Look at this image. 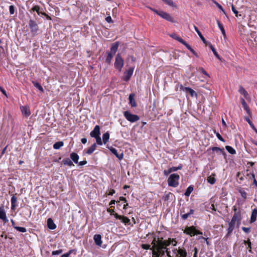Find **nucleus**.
<instances>
[{
    "mask_svg": "<svg viewBox=\"0 0 257 257\" xmlns=\"http://www.w3.org/2000/svg\"><path fill=\"white\" fill-rule=\"evenodd\" d=\"M173 242H175L174 244H173V246H176L177 242L175 240V239L174 238H169L168 240H165L164 241L156 240L155 245L158 249L165 250V252H166V254L168 257H172L170 254V251H169V248L167 247Z\"/></svg>",
    "mask_w": 257,
    "mask_h": 257,
    "instance_id": "nucleus-1",
    "label": "nucleus"
},
{
    "mask_svg": "<svg viewBox=\"0 0 257 257\" xmlns=\"http://www.w3.org/2000/svg\"><path fill=\"white\" fill-rule=\"evenodd\" d=\"M180 176L177 174H171L168 179V185L170 187H176L179 185Z\"/></svg>",
    "mask_w": 257,
    "mask_h": 257,
    "instance_id": "nucleus-2",
    "label": "nucleus"
},
{
    "mask_svg": "<svg viewBox=\"0 0 257 257\" xmlns=\"http://www.w3.org/2000/svg\"><path fill=\"white\" fill-rule=\"evenodd\" d=\"M156 239H154L152 242L153 245L151 250H152L153 257H162L165 255V250L158 249L155 245Z\"/></svg>",
    "mask_w": 257,
    "mask_h": 257,
    "instance_id": "nucleus-3",
    "label": "nucleus"
},
{
    "mask_svg": "<svg viewBox=\"0 0 257 257\" xmlns=\"http://www.w3.org/2000/svg\"><path fill=\"white\" fill-rule=\"evenodd\" d=\"M151 10L153 11H154L155 13H156L158 15H159L162 18L165 19L166 20L172 23L175 22L174 18L168 13H167L163 11H158L153 9H151Z\"/></svg>",
    "mask_w": 257,
    "mask_h": 257,
    "instance_id": "nucleus-4",
    "label": "nucleus"
},
{
    "mask_svg": "<svg viewBox=\"0 0 257 257\" xmlns=\"http://www.w3.org/2000/svg\"><path fill=\"white\" fill-rule=\"evenodd\" d=\"M124 65V61L121 55L117 53L115 59V62L114 64V67L119 71H121L122 68Z\"/></svg>",
    "mask_w": 257,
    "mask_h": 257,
    "instance_id": "nucleus-5",
    "label": "nucleus"
},
{
    "mask_svg": "<svg viewBox=\"0 0 257 257\" xmlns=\"http://www.w3.org/2000/svg\"><path fill=\"white\" fill-rule=\"evenodd\" d=\"M125 118L131 122H136L140 119V117L136 114H132L129 111H125L123 112Z\"/></svg>",
    "mask_w": 257,
    "mask_h": 257,
    "instance_id": "nucleus-6",
    "label": "nucleus"
},
{
    "mask_svg": "<svg viewBox=\"0 0 257 257\" xmlns=\"http://www.w3.org/2000/svg\"><path fill=\"white\" fill-rule=\"evenodd\" d=\"M233 210L234 214L231 221L236 223V221L242 219L241 210L239 208L237 209L236 207L235 206H233Z\"/></svg>",
    "mask_w": 257,
    "mask_h": 257,
    "instance_id": "nucleus-7",
    "label": "nucleus"
},
{
    "mask_svg": "<svg viewBox=\"0 0 257 257\" xmlns=\"http://www.w3.org/2000/svg\"><path fill=\"white\" fill-rule=\"evenodd\" d=\"M29 26L33 35H36L39 30V27L37 23L33 20H30L29 22Z\"/></svg>",
    "mask_w": 257,
    "mask_h": 257,
    "instance_id": "nucleus-8",
    "label": "nucleus"
},
{
    "mask_svg": "<svg viewBox=\"0 0 257 257\" xmlns=\"http://www.w3.org/2000/svg\"><path fill=\"white\" fill-rule=\"evenodd\" d=\"M0 219L2 220L5 223L9 221L4 204H1L0 206Z\"/></svg>",
    "mask_w": 257,
    "mask_h": 257,
    "instance_id": "nucleus-9",
    "label": "nucleus"
},
{
    "mask_svg": "<svg viewBox=\"0 0 257 257\" xmlns=\"http://www.w3.org/2000/svg\"><path fill=\"white\" fill-rule=\"evenodd\" d=\"M134 68H130L124 72L122 80L125 82L128 81L132 76Z\"/></svg>",
    "mask_w": 257,
    "mask_h": 257,
    "instance_id": "nucleus-10",
    "label": "nucleus"
},
{
    "mask_svg": "<svg viewBox=\"0 0 257 257\" xmlns=\"http://www.w3.org/2000/svg\"><path fill=\"white\" fill-rule=\"evenodd\" d=\"M180 89L185 91L187 94H189L192 97L194 96L197 97V93L194 90L190 87H184L181 85L180 86Z\"/></svg>",
    "mask_w": 257,
    "mask_h": 257,
    "instance_id": "nucleus-11",
    "label": "nucleus"
},
{
    "mask_svg": "<svg viewBox=\"0 0 257 257\" xmlns=\"http://www.w3.org/2000/svg\"><path fill=\"white\" fill-rule=\"evenodd\" d=\"M235 224H236V223H235L234 222H232L231 221H230L228 222L229 226L227 229V233H226V234L225 236L226 238H227L228 237H229L230 236V235L231 234V233L232 232V231L233 230V229L235 228Z\"/></svg>",
    "mask_w": 257,
    "mask_h": 257,
    "instance_id": "nucleus-12",
    "label": "nucleus"
},
{
    "mask_svg": "<svg viewBox=\"0 0 257 257\" xmlns=\"http://www.w3.org/2000/svg\"><path fill=\"white\" fill-rule=\"evenodd\" d=\"M100 127L99 125L95 126L93 130L91 132L90 135L92 138H95L100 136Z\"/></svg>",
    "mask_w": 257,
    "mask_h": 257,
    "instance_id": "nucleus-13",
    "label": "nucleus"
},
{
    "mask_svg": "<svg viewBox=\"0 0 257 257\" xmlns=\"http://www.w3.org/2000/svg\"><path fill=\"white\" fill-rule=\"evenodd\" d=\"M107 148L110 150V151L114 154L119 160H121L123 159V153H118L117 150L112 147H108L107 146Z\"/></svg>",
    "mask_w": 257,
    "mask_h": 257,
    "instance_id": "nucleus-14",
    "label": "nucleus"
},
{
    "mask_svg": "<svg viewBox=\"0 0 257 257\" xmlns=\"http://www.w3.org/2000/svg\"><path fill=\"white\" fill-rule=\"evenodd\" d=\"M113 215L116 219L121 220V222L125 224H128L130 221V219L128 217L118 215L116 213L113 214Z\"/></svg>",
    "mask_w": 257,
    "mask_h": 257,
    "instance_id": "nucleus-15",
    "label": "nucleus"
},
{
    "mask_svg": "<svg viewBox=\"0 0 257 257\" xmlns=\"http://www.w3.org/2000/svg\"><path fill=\"white\" fill-rule=\"evenodd\" d=\"M195 227L194 226H191L189 227H186L184 231V232L192 236L195 235Z\"/></svg>",
    "mask_w": 257,
    "mask_h": 257,
    "instance_id": "nucleus-16",
    "label": "nucleus"
},
{
    "mask_svg": "<svg viewBox=\"0 0 257 257\" xmlns=\"http://www.w3.org/2000/svg\"><path fill=\"white\" fill-rule=\"evenodd\" d=\"M170 36L173 39L178 41L180 43H181L183 45L185 46L187 44V43L181 37H180L178 35L176 34L175 33H173L170 35Z\"/></svg>",
    "mask_w": 257,
    "mask_h": 257,
    "instance_id": "nucleus-17",
    "label": "nucleus"
},
{
    "mask_svg": "<svg viewBox=\"0 0 257 257\" xmlns=\"http://www.w3.org/2000/svg\"><path fill=\"white\" fill-rule=\"evenodd\" d=\"M135 95L134 93H131L130 94L128 97L129 103L133 107L137 106V103L135 99Z\"/></svg>",
    "mask_w": 257,
    "mask_h": 257,
    "instance_id": "nucleus-18",
    "label": "nucleus"
},
{
    "mask_svg": "<svg viewBox=\"0 0 257 257\" xmlns=\"http://www.w3.org/2000/svg\"><path fill=\"white\" fill-rule=\"evenodd\" d=\"M118 46H119V42H116L113 43L112 44L111 48H110V51L109 53H111V54L114 55L116 53V52L118 49Z\"/></svg>",
    "mask_w": 257,
    "mask_h": 257,
    "instance_id": "nucleus-19",
    "label": "nucleus"
},
{
    "mask_svg": "<svg viewBox=\"0 0 257 257\" xmlns=\"http://www.w3.org/2000/svg\"><path fill=\"white\" fill-rule=\"evenodd\" d=\"M21 109L23 114L26 117H28L31 114L30 110L28 106H23L21 107Z\"/></svg>",
    "mask_w": 257,
    "mask_h": 257,
    "instance_id": "nucleus-20",
    "label": "nucleus"
},
{
    "mask_svg": "<svg viewBox=\"0 0 257 257\" xmlns=\"http://www.w3.org/2000/svg\"><path fill=\"white\" fill-rule=\"evenodd\" d=\"M93 239L95 242V243L98 245L100 246L102 244V240H101V236L100 234H95L94 235Z\"/></svg>",
    "mask_w": 257,
    "mask_h": 257,
    "instance_id": "nucleus-21",
    "label": "nucleus"
},
{
    "mask_svg": "<svg viewBox=\"0 0 257 257\" xmlns=\"http://www.w3.org/2000/svg\"><path fill=\"white\" fill-rule=\"evenodd\" d=\"M256 216H257V207L253 209L252 210L251 215L250 219L249 220V223H252L254 222H255V221L256 219Z\"/></svg>",
    "mask_w": 257,
    "mask_h": 257,
    "instance_id": "nucleus-22",
    "label": "nucleus"
},
{
    "mask_svg": "<svg viewBox=\"0 0 257 257\" xmlns=\"http://www.w3.org/2000/svg\"><path fill=\"white\" fill-rule=\"evenodd\" d=\"M194 28L195 30V31L197 32V33L198 34V35H199V37L200 38V39H201V40L202 41V42H203V43L204 44H205L206 45H207L208 44V43L209 42H207L205 39L204 38V37L203 36V35H202L201 33L200 32V31L199 30V29H198V28L195 26V25H194Z\"/></svg>",
    "mask_w": 257,
    "mask_h": 257,
    "instance_id": "nucleus-23",
    "label": "nucleus"
},
{
    "mask_svg": "<svg viewBox=\"0 0 257 257\" xmlns=\"http://www.w3.org/2000/svg\"><path fill=\"white\" fill-rule=\"evenodd\" d=\"M11 209L12 210H15L16 208L17 205L16 202L17 201V198L13 195L11 198Z\"/></svg>",
    "mask_w": 257,
    "mask_h": 257,
    "instance_id": "nucleus-24",
    "label": "nucleus"
},
{
    "mask_svg": "<svg viewBox=\"0 0 257 257\" xmlns=\"http://www.w3.org/2000/svg\"><path fill=\"white\" fill-rule=\"evenodd\" d=\"M40 8L39 6H35L31 9L30 12L32 13L33 12H36L38 15L42 14L43 15H46L45 13L40 12Z\"/></svg>",
    "mask_w": 257,
    "mask_h": 257,
    "instance_id": "nucleus-25",
    "label": "nucleus"
},
{
    "mask_svg": "<svg viewBox=\"0 0 257 257\" xmlns=\"http://www.w3.org/2000/svg\"><path fill=\"white\" fill-rule=\"evenodd\" d=\"M47 226L50 229H55L56 228V225L54 223L51 218H49L47 220Z\"/></svg>",
    "mask_w": 257,
    "mask_h": 257,
    "instance_id": "nucleus-26",
    "label": "nucleus"
},
{
    "mask_svg": "<svg viewBox=\"0 0 257 257\" xmlns=\"http://www.w3.org/2000/svg\"><path fill=\"white\" fill-rule=\"evenodd\" d=\"M241 103L244 109L246 111V112L249 115L250 114L249 108L245 100L243 98H241Z\"/></svg>",
    "mask_w": 257,
    "mask_h": 257,
    "instance_id": "nucleus-27",
    "label": "nucleus"
},
{
    "mask_svg": "<svg viewBox=\"0 0 257 257\" xmlns=\"http://www.w3.org/2000/svg\"><path fill=\"white\" fill-rule=\"evenodd\" d=\"M208 45L210 48L211 49L213 53L214 54V55H215V56L219 60H221V58L219 56V55L218 54L217 51H216L215 49L213 47V46H212V45L210 43V42H208V44L207 45Z\"/></svg>",
    "mask_w": 257,
    "mask_h": 257,
    "instance_id": "nucleus-28",
    "label": "nucleus"
},
{
    "mask_svg": "<svg viewBox=\"0 0 257 257\" xmlns=\"http://www.w3.org/2000/svg\"><path fill=\"white\" fill-rule=\"evenodd\" d=\"M70 158L75 164L78 163L79 156L77 154L72 153L70 154Z\"/></svg>",
    "mask_w": 257,
    "mask_h": 257,
    "instance_id": "nucleus-29",
    "label": "nucleus"
},
{
    "mask_svg": "<svg viewBox=\"0 0 257 257\" xmlns=\"http://www.w3.org/2000/svg\"><path fill=\"white\" fill-rule=\"evenodd\" d=\"M96 147V144L94 143L90 148L88 149L86 151V153L89 155L91 154L95 150Z\"/></svg>",
    "mask_w": 257,
    "mask_h": 257,
    "instance_id": "nucleus-30",
    "label": "nucleus"
},
{
    "mask_svg": "<svg viewBox=\"0 0 257 257\" xmlns=\"http://www.w3.org/2000/svg\"><path fill=\"white\" fill-rule=\"evenodd\" d=\"M217 25H218V26L219 29L220 30L222 35H223L224 37H225V36H226L225 31V30L223 28L222 24L220 23V22L218 20H217Z\"/></svg>",
    "mask_w": 257,
    "mask_h": 257,
    "instance_id": "nucleus-31",
    "label": "nucleus"
},
{
    "mask_svg": "<svg viewBox=\"0 0 257 257\" xmlns=\"http://www.w3.org/2000/svg\"><path fill=\"white\" fill-rule=\"evenodd\" d=\"M109 139V134L108 132L102 135V141L103 144H105L108 141Z\"/></svg>",
    "mask_w": 257,
    "mask_h": 257,
    "instance_id": "nucleus-32",
    "label": "nucleus"
},
{
    "mask_svg": "<svg viewBox=\"0 0 257 257\" xmlns=\"http://www.w3.org/2000/svg\"><path fill=\"white\" fill-rule=\"evenodd\" d=\"M238 91L240 94H242L244 97H247L248 93L241 85L239 86Z\"/></svg>",
    "mask_w": 257,
    "mask_h": 257,
    "instance_id": "nucleus-33",
    "label": "nucleus"
},
{
    "mask_svg": "<svg viewBox=\"0 0 257 257\" xmlns=\"http://www.w3.org/2000/svg\"><path fill=\"white\" fill-rule=\"evenodd\" d=\"M64 143L62 141H59L55 143L53 145V148L56 150L59 149L61 147L63 146Z\"/></svg>",
    "mask_w": 257,
    "mask_h": 257,
    "instance_id": "nucleus-34",
    "label": "nucleus"
},
{
    "mask_svg": "<svg viewBox=\"0 0 257 257\" xmlns=\"http://www.w3.org/2000/svg\"><path fill=\"white\" fill-rule=\"evenodd\" d=\"M215 174H212L211 176L208 177L207 182L211 184H214L216 182V179L214 178Z\"/></svg>",
    "mask_w": 257,
    "mask_h": 257,
    "instance_id": "nucleus-35",
    "label": "nucleus"
},
{
    "mask_svg": "<svg viewBox=\"0 0 257 257\" xmlns=\"http://www.w3.org/2000/svg\"><path fill=\"white\" fill-rule=\"evenodd\" d=\"M32 83L33 84L34 86L38 88L41 92H44V89L39 83L33 81H32Z\"/></svg>",
    "mask_w": 257,
    "mask_h": 257,
    "instance_id": "nucleus-36",
    "label": "nucleus"
},
{
    "mask_svg": "<svg viewBox=\"0 0 257 257\" xmlns=\"http://www.w3.org/2000/svg\"><path fill=\"white\" fill-rule=\"evenodd\" d=\"M211 149L213 151L219 152L223 155L225 154V152H224V150L223 148L221 149L219 147H213Z\"/></svg>",
    "mask_w": 257,
    "mask_h": 257,
    "instance_id": "nucleus-37",
    "label": "nucleus"
},
{
    "mask_svg": "<svg viewBox=\"0 0 257 257\" xmlns=\"http://www.w3.org/2000/svg\"><path fill=\"white\" fill-rule=\"evenodd\" d=\"M225 149L229 153L232 155L235 154L236 153L235 150L232 147L229 146H225Z\"/></svg>",
    "mask_w": 257,
    "mask_h": 257,
    "instance_id": "nucleus-38",
    "label": "nucleus"
},
{
    "mask_svg": "<svg viewBox=\"0 0 257 257\" xmlns=\"http://www.w3.org/2000/svg\"><path fill=\"white\" fill-rule=\"evenodd\" d=\"M193 187L192 186H189L187 188V189L184 193V195L186 196H189V195H190L191 193L193 191Z\"/></svg>",
    "mask_w": 257,
    "mask_h": 257,
    "instance_id": "nucleus-39",
    "label": "nucleus"
},
{
    "mask_svg": "<svg viewBox=\"0 0 257 257\" xmlns=\"http://www.w3.org/2000/svg\"><path fill=\"white\" fill-rule=\"evenodd\" d=\"M62 162L64 165H68L69 166L74 165L73 162L69 158L63 159Z\"/></svg>",
    "mask_w": 257,
    "mask_h": 257,
    "instance_id": "nucleus-40",
    "label": "nucleus"
},
{
    "mask_svg": "<svg viewBox=\"0 0 257 257\" xmlns=\"http://www.w3.org/2000/svg\"><path fill=\"white\" fill-rule=\"evenodd\" d=\"M189 50H190L196 57L198 58L199 56L197 53L188 44L185 46Z\"/></svg>",
    "mask_w": 257,
    "mask_h": 257,
    "instance_id": "nucleus-41",
    "label": "nucleus"
},
{
    "mask_svg": "<svg viewBox=\"0 0 257 257\" xmlns=\"http://www.w3.org/2000/svg\"><path fill=\"white\" fill-rule=\"evenodd\" d=\"M113 55H114L111 54L110 53H108L107 56L105 60L106 63H107L108 64H110L111 63V61L112 58H113Z\"/></svg>",
    "mask_w": 257,
    "mask_h": 257,
    "instance_id": "nucleus-42",
    "label": "nucleus"
},
{
    "mask_svg": "<svg viewBox=\"0 0 257 257\" xmlns=\"http://www.w3.org/2000/svg\"><path fill=\"white\" fill-rule=\"evenodd\" d=\"M185 212V211L184 210H181V218L185 220L188 218V217L190 216L189 213H184Z\"/></svg>",
    "mask_w": 257,
    "mask_h": 257,
    "instance_id": "nucleus-43",
    "label": "nucleus"
},
{
    "mask_svg": "<svg viewBox=\"0 0 257 257\" xmlns=\"http://www.w3.org/2000/svg\"><path fill=\"white\" fill-rule=\"evenodd\" d=\"M213 3L217 7V8L218 9H219L220 10H221L222 11V12L223 13V14L224 15H226V13L225 11L224 10V9H223V7L218 2H217L215 1H213Z\"/></svg>",
    "mask_w": 257,
    "mask_h": 257,
    "instance_id": "nucleus-44",
    "label": "nucleus"
},
{
    "mask_svg": "<svg viewBox=\"0 0 257 257\" xmlns=\"http://www.w3.org/2000/svg\"><path fill=\"white\" fill-rule=\"evenodd\" d=\"M14 228L21 232H25L27 231L26 229L23 227L14 226Z\"/></svg>",
    "mask_w": 257,
    "mask_h": 257,
    "instance_id": "nucleus-45",
    "label": "nucleus"
},
{
    "mask_svg": "<svg viewBox=\"0 0 257 257\" xmlns=\"http://www.w3.org/2000/svg\"><path fill=\"white\" fill-rule=\"evenodd\" d=\"M182 165H180L177 167H171V168H170V169H171V171L172 172L177 171L178 170H180L182 169Z\"/></svg>",
    "mask_w": 257,
    "mask_h": 257,
    "instance_id": "nucleus-46",
    "label": "nucleus"
},
{
    "mask_svg": "<svg viewBox=\"0 0 257 257\" xmlns=\"http://www.w3.org/2000/svg\"><path fill=\"white\" fill-rule=\"evenodd\" d=\"M245 119L246 120V121L248 123L252 129H255V126H254V124L252 123V122H251V121L250 120V119L248 117H245Z\"/></svg>",
    "mask_w": 257,
    "mask_h": 257,
    "instance_id": "nucleus-47",
    "label": "nucleus"
},
{
    "mask_svg": "<svg viewBox=\"0 0 257 257\" xmlns=\"http://www.w3.org/2000/svg\"><path fill=\"white\" fill-rule=\"evenodd\" d=\"M141 247L144 249H151V245L149 244H142L141 245Z\"/></svg>",
    "mask_w": 257,
    "mask_h": 257,
    "instance_id": "nucleus-48",
    "label": "nucleus"
},
{
    "mask_svg": "<svg viewBox=\"0 0 257 257\" xmlns=\"http://www.w3.org/2000/svg\"><path fill=\"white\" fill-rule=\"evenodd\" d=\"M96 139V143L99 145H102L103 141H102L100 136L94 138Z\"/></svg>",
    "mask_w": 257,
    "mask_h": 257,
    "instance_id": "nucleus-49",
    "label": "nucleus"
},
{
    "mask_svg": "<svg viewBox=\"0 0 257 257\" xmlns=\"http://www.w3.org/2000/svg\"><path fill=\"white\" fill-rule=\"evenodd\" d=\"M163 2L170 6H174V3L172 0H164Z\"/></svg>",
    "mask_w": 257,
    "mask_h": 257,
    "instance_id": "nucleus-50",
    "label": "nucleus"
},
{
    "mask_svg": "<svg viewBox=\"0 0 257 257\" xmlns=\"http://www.w3.org/2000/svg\"><path fill=\"white\" fill-rule=\"evenodd\" d=\"M173 194L171 193H169L165 195L164 196V200L165 201H167L170 199V196H172Z\"/></svg>",
    "mask_w": 257,
    "mask_h": 257,
    "instance_id": "nucleus-51",
    "label": "nucleus"
},
{
    "mask_svg": "<svg viewBox=\"0 0 257 257\" xmlns=\"http://www.w3.org/2000/svg\"><path fill=\"white\" fill-rule=\"evenodd\" d=\"M10 13L11 15H13L15 13V7L13 5H11L9 7Z\"/></svg>",
    "mask_w": 257,
    "mask_h": 257,
    "instance_id": "nucleus-52",
    "label": "nucleus"
},
{
    "mask_svg": "<svg viewBox=\"0 0 257 257\" xmlns=\"http://www.w3.org/2000/svg\"><path fill=\"white\" fill-rule=\"evenodd\" d=\"M242 230L245 233H248L250 232V227H242Z\"/></svg>",
    "mask_w": 257,
    "mask_h": 257,
    "instance_id": "nucleus-53",
    "label": "nucleus"
},
{
    "mask_svg": "<svg viewBox=\"0 0 257 257\" xmlns=\"http://www.w3.org/2000/svg\"><path fill=\"white\" fill-rule=\"evenodd\" d=\"M62 252V249H59V250H57L53 251L52 252V254L53 255H58V254H59L61 253Z\"/></svg>",
    "mask_w": 257,
    "mask_h": 257,
    "instance_id": "nucleus-54",
    "label": "nucleus"
},
{
    "mask_svg": "<svg viewBox=\"0 0 257 257\" xmlns=\"http://www.w3.org/2000/svg\"><path fill=\"white\" fill-rule=\"evenodd\" d=\"M244 243L245 244L247 243V245H248L247 248H249V251H251V242H250L249 239H248L247 241L244 240Z\"/></svg>",
    "mask_w": 257,
    "mask_h": 257,
    "instance_id": "nucleus-55",
    "label": "nucleus"
},
{
    "mask_svg": "<svg viewBox=\"0 0 257 257\" xmlns=\"http://www.w3.org/2000/svg\"><path fill=\"white\" fill-rule=\"evenodd\" d=\"M231 9L233 13L235 15V16L236 17H238V11L235 9L233 4L231 5Z\"/></svg>",
    "mask_w": 257,
    "mask_h": 257,
    "instance_id": "nucleus-56",
    "label": "nucleus"
},
{
    "mask_svg": "<svg viewBox=\"0 0 257 257\" xmlns=\"http://www.w3.org/2000/svg\"><path fill=\"white\" fill-rule=\"evenodd\" d=\"M240 193L241 194V196L244 199H246V193L244 191H243V190L240 191Z\"/></svg>",
    "mask_w": 257,
    "mask_h": 257,
    "instance_id": "nucleus-57",
    "label": "nucleus"
},
{
    "mask_svg": "<svg viewBox=\"0 0 257 257\" xmlns=\"http://www.w3.org/2000/svg\"><path fill=\"white\" fill-rule=\"evenodd\" d=\"M216 135L217 138L220 141H221V142H223L225 141L224 139L222 137V136L218 133H217Z\"/></svg>",
    "mask_w": 257,
    "mask_h": 257,
    "instance_id": "nucleus-58",
    "label": "nucleus"
},
{
    "mask_svg": "<svg viewBox=\"0 0 257 257\" xmlns=\"http://www.w3.org/2000/svg\"><path fill=\"white\" fill-rule=\"evenodd\" d=\"M72 250H70L68 252L63 254L61 257H69L70 254L72 253Z\"/></svg>",
    "mask_w": 257,
    "mask_h": 257,
    "instance_id": "nucleus-59",
    "label": "nucleus"
},
{
    "mask_svg": "<svg viewBox=\"0 0 257 257\" xmlns=\"http://www.w3.org/2000/svg\"><path fill=\"white\" fill-rule=\"evenodd\" d=\"M172 172L171 171L170 168L168 170H165L163 171V173L164 175L168 176L170 173H171Z\"/></svg>",
    "mask_w": 257,
    "mask_h": 257,
    "instance_id": "nucleus-60",
    "label": "nucleus"
},
{
    "mask_svg": "<svg viewBox=\"0 0 257 257\" xmlns=\"http://www.w3.org/2000/svg\"><path fill=\"white\" fill-rule=\"evenodd\" d=\"M199 69L203 74H204L207 76H209V75L207 73V72L203 68L201 67L199 68Z\"/></svg>",
    "mask_w": 257,
    "mask_h": 257,
    "instance_id": "nucleus-61",
    "label": "nucleus"
},
{
    "mask_svg": "<svg viewBox=\"0 0 257 257\" xmlns=\"http://www.w3.org/2000/svg\"><path fill=\"white\" fill-rule=\"evenodd\" d=\"M105 20L107 23H110L112 22V19L110 16L107 17L105 18Z\"/></svg>",
    "mask_w": 257,
    "mask_h": 257,
    "instance_id": "nucleus-62",
    "label": "nucleus"
},
{
    "mask_svg": "<svg viewBox=\"0 0 257 257\" xmlns=\"http://www.w3.org/2000/svg\"><path fill=\"white\" fill-rule=\"evenodd\" d=\"M78 163L79 165L83 166L87 164V161L86 160H84L80 162H78Z\"/></svg>",
    "mask_w": 257,
    "mask_h": 257,
    "instance_id": "nucleus-63",
    "label": "nucleus"
},
{
    "mask_svg": "<svg viewBox=\"0 0 257 257\" xmlns=\"http://www.w3.org/2000/svg\"><path fill=\"white\" fill-rule=\"evenodd\" d=\"M107 211L108 212H109L111 214H112L113 215V214H114V211L113 209H111L110 208H108Z\"/></svg>",
    "mask_w": 257,
    "mask_h": 257,
    "instance_id": "nucleus-64",
    "label": "nucleus"
}]
</instances>
